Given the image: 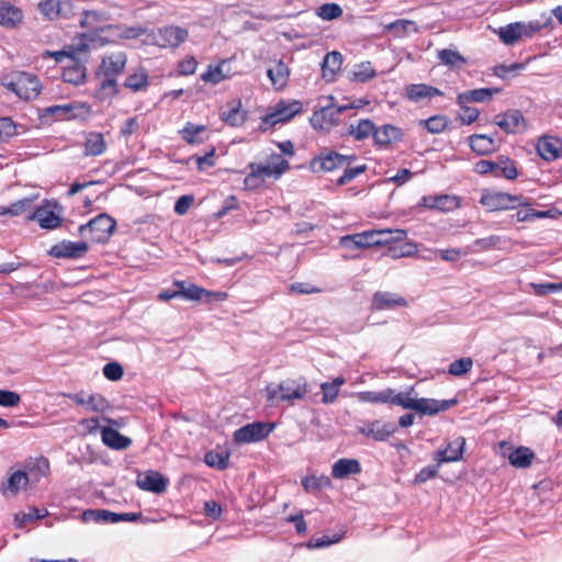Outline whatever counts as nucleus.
<instances>
[{
	"instance_id": "obj_37",
	"label": "nucleus",
	"mask_w": 562,
	"mask_h": 562,
	"mask_svg": "<svg viewBox=\"0 0 562 562\" xmlns=\"http://www.w3.org/2000/svg\"><path fill=\"white\" fill-rule=\"evenodd\" d=\"M374 123L369 119H360L350 123L347 128V135L351 136L355 140L362 142L374 133Z\"/></svg>"
},
{
	"instance_id": "obj_35",
	"label": "nucleus",
	"mask_w": 562,
	"mask_h": 562,
	"mask_svg": "<svg viewBox=\"0 0 562 562\" xmlns=\"http://www.w3.org/2000/svg\"><path fill=\"white\" fill-rule=\"evenodd\" d=\"M361 465L357 459L341 458L331 467V475L335 479L342 480L352 474H359Z\"/></svg>"
},
{
	"instance_id": "obj_51",
	"label": "nucleus",
	"mask_w": 562,
	"mask_h": 562,
	"mask_svg": "<svg viewBox=\"0 0 562 562\" xmlns=\"http://www.w3.org/2000/svg\"><path fill=\"white\" fill-rule=\"evenodd\" d=\"M205 463L217 470H225L229 464V452L228 451H210L204 457Z\"/></svg>"
},
{
	"instance_id": "obj_49",
	"label": "nucleus",
	"mask_w": 562,
	"mask_h": 562,
	"mask_svg": "<svg viewBox=\"0 0 562 562\" xmlns=\"http://www.w3.org/2000/svg\"><path fill=\"white\" fill-rule=\"evenodd\" d=\"M352 164L353 162H348L342 168L344 169L342 175L336 180L337 186H339V187L345 186L368 170V166L366 164L356 165V166H352Z\"/></svg>"
},
{
	"instance_id": "obj_31",
	"label": "nucleus",
	"mask_w": 562,
	"mask_h": 562,
	"mask_svg": "<svg viewBox=\"0 0 562 562\" xmlns=\"http://www.w3.org/2000/svg\"><path fill=\"white\" fill-rule=\"evenodd\" d=\"M441 94L442 92L439 89L426 83H412L405 87L406 98L414 102L431 99Z\"/></svg>"
},
{
	"instance_id": "obj_36",
	"label": "nucleus",
	"mask_w": 562,
	"mask_h": 562,
	"mask_svg": "<svg viewBox=\"0 0 562 562\" xmlns=\"http://www.w3.org/2000/svg\"><path fill=\"white\" fill-rule=\"evenodd\" d=\"M124 88L131 90L134 93L146 91L149 86V76L145 68H138L132 74L126 76Z\"/></svg>"
},
{
	"instance_id": "obj_25",
	"label": "nucleus",
	"mask_w": 562,
	"mask_h": 562,
	"mask_svg": "<svg viewBox=\"0 0 562 562\" xmlns=\"http://www.w3.org/2000/svg\"><path fill=\"white\" fill-rule=\"evenodd\" d=\"M136 484L143 491L159 494L166 491L168 480L161 473L149 470L138 475Z\"/></svg>"
},
{
	"instance_id": "obj_9",
	"label": "nucleus",
	"mask_w": 562,
	"mask_h": 562,
	"mask_svg": "<svg viewBox=\"0 0 562 562\" xmlns=\"http://www.w3.org/2000/svg\"><path fill=\"white\" fill-rule=\"evenodd\" d=\"M474 170L480 175H492L493 177L513 180L518 176L514 161L506 156H498L496 160H480L475 164Z\"/></svg>"
},
{
	"instance_id": "obj_45",
	"label": "nucleus",
	"mask_w": 562,
	"mask_h": 562,
	"mask_svg": "<svg viewBox=\"0 0 562 562\" xmlns=\"http://www.w3.org/2000/svg\"><path fill=\"white\" fill-rule=\"evenodd\" d=\"M551 23V16H544L542 21L535 20L529 22H519V26H521L519 30V32L521 33V40L532 37L536 33L549 27Z\"/></svg>"
},
{
	"instance_id": "obj_39",
	"label": "nucleus",
	"mask_w": 562,
	"mask_h": 562,
	"mask_svg": "<svg viewBox=\"0 0 562 562\" xmlns=\"http://www.w3.org/2000/svg\"><path fill=\"white\" fill-rule=\"evenodd\" d=\"M501 92L499 88H480L459 93V105L469 102H487Z\"/></svg>"
},
{
	"instance_id": "obj_57",
	"label": "nucleus",
	"mask_w": 562,
	"mask_h": 562,
	"mask_svg": "<svg viewBox=\"0 0 562 562\" xmlns=\"http://www.w3.org/2000/svg\"><path fill=\"white\" fill-rule=\"evenodd\" d=\"M224 65V61H221L218 65H210L201 75V79L204 82L217 85L221 81L225 80L227 76L223 72L222 66Z\"/></svg>"
},
{
	"instance_id": "obj_60",
	"label": "nucleus",
	"mask_w": 562,
	"mask_h": 562,
	"mask_svg": "<svg viewBox=\"0 0 562 562\" xmlns=\"http://www.w3.org/2000/svg\"><path fill=\"white\" fill-rule=\"evenodd\" d=\"M432 459L438 468H440V465L443 463L454 462L457 461V449H454L452 445L449 443L446 448L436 450L434 452Z\"/></svg>"
},
{
	"instance_id": "obj_26",
	"label": "nucleus",
	"mask_w": 562,
	"mask_h": 562,
	"mask_svg": "<svg viewBox=\"0 0 562 562\" xmlns=\"http://www.w3.org/2000/svg\"><path fill=\"white\" fill-rule=\"evenodd\" d=\"M80 56L72 58L67 66L64 67L61 78L65 82L74 86H80L86 82L87 68L85 61L80 60Z\"/></svg>"
},
{
	"instance_id": "obj_29",
	"label": "nucleus",
	"mask_w": 562,
	"mask_h": 562,
	"mask_svg": "<svg viewBox=\"0 0 562 562\" xmlns=\"http://www.w3.org/2000/svg\"><path fill=\"white\" fill-rule=\"evenodd\" d=\"M394 431L393 425L382 424L380 420L369 422L364 426L359 427V432L378 441L386 440Z\"/></svg>"
},
{
	"instance_id": "obj_16",
	"label": "nucleus",
	"mask_w": 562,
	"mask_h": 562,
	"mask_svg": "<svg viewBox=\"0 0 562 562\" xmlns=\"http://www.w3.org/2000/svg\"><path fill=\"white\" fill-rule=\"evenodd\" d=\"M38 10L48 20L69 19L74 15V3L70 0H42Z\"/></svg>"
},
{
	"instance_id": "obj_10",
	"label": "nucleus",
	"mask_w": 562,
	"mask_h": 562,
	"mask_svg": "<svg viewBox=\"0 0 562 562\" xmlns=\"http://www.w3.org/2000/svg\"><path fill=\"white\" fill-rule=\"evenodd\" d=\"M92 114V109L85 102H71L65 104L49 105L43 109L44 116H52L56 120H86Z\"/></svg>"
},
{
	"instance_id": "obj_1",
	"label": "nucleus",
	"mask_w": 562,
	"mask_h": 562,
	"mask_svg": "<svg viewBox=\"0 0 562 562\" xmlns=\"http://www.w3.org/2000/svg\"><path fill=\"white\" fill-rule=\"evenodd\" d=\"M111 15L105 11L87 10L80 18V26L85 32L77 36L76 49L90 52L91 48L103 47L112 42L109 34L119 30L117 25L110 23Z\"/></svg>"
},
{
	"instance_id": "obj_38",
	"label": "nucleus",
	"mask_w": 562,
	"mask_h": 562,
	"mask_svg": "<svg viewBox=\"0 0 562 562\" xmlns=\"http://www.w3.org/2000/svg\"><path fill=\"white\" fill-rule=\"evenodd\" d=\"M341 110L326 106L315 111L311 117L312 126L316 130H329L334 125L335 115Z\"/></svg>"
},
{
	"instance_id": "obj_15",
	"label": "nucleus",
	"mask_w": 562,
	"mask_h": 562,
	"mask_svg": "<svg viewBox=\"0 0 562 562\" xmlns=\"http://www.w3.org/2000/svg\"><path fill=\"white\" fill-rule=\"evenodd\" d=\"M56 202L45 201L27 215V218L36 221L44 229L57 228L61 225V217L56 213Z\"/></svg>"
},
{
	"instance_id": "obj_24",
	"label": "nucleus",
	"mask_w": 562,
	"mask_h": 562,
	"mask_svg": "<svg viewBox=\"0 0 562 562\" xmlns=\"http://www.w3.org/2000/svg\"><path fill=\"white\" fill-rule=\"evenodd\" d=\"M418 207L437 210L443 213L452 212L457 209V196L448 194H431L422 198Z\"/></svg>"
},
{
	"instance_id": "obj_56",
	"label": "nucleus",
	"mask_w": 562,
	"mask_h": 562,
	"mask_svg": "<svg viewBox=\"0 0 562 562\" xmlns=\"http://www.w3.org/2000/svg\"><path fill=\"white\" fill-rule=\"evenodd\" d=\"M47 515L46 509L30 508L27 513L21 512L15 514L14 521L16 528H23L29 521L44 518Z\"/></svg>"
},
{
	"instance_id": "obj_23",
	"label": "nucleus",
	"mask_w": 562,
	"mask_h": 562,
	"mask_svg": "<svg viewBox=\"0 0 562 562\" xmlns=\"http://www.w3.org/2000/svg\"><path fill=\"white\" fill-rule=\"evenodd\" d=\"M375 236L378 235L374 233V229L366 231L358 234L342 236L339 244L350 250L371 248L378 246L376 243L380 241L375 239Z\"/></svg>"
},
{
	"instance_id": "obj_47",
	"label": "nucleus",
	"mask_w": 562,
	"mask_h": 562,
	"mask_svg": "<svg viewBox=\"0 0 562 562\" xmlns=\"http://www.w3.org/2000/svg\"><path fill=\"white\" fill-rule=\"evenodd\" d=\"M101 81L97 89L95 95L99 100L105 101L119 93L117 79L98 77Z\"/></svg>"
},
{
	"instance_id": "obj_12",
	"label": "nucleus",
	"mask_w": 562,
	"mask_h": 562,
	"mask_svg": "<svg viewBox=\"0 0 562 562\" xmlns=\"http://www.w3.org/2000/svg\"><path fill=\"white\" fill-rule=\"evenodd\" d=\"M274 427L273 423L254 422L236 429L233 439L238 445L262 441L273 431Z\"/></svg>"
},
{
	"instance_id": "obj_18",
	"label": "nucleus",
	"mask_w": 562,
	"mask_h": 562,
	"mask_svg": "<svg viewBox=\"0 0 562 562\" xmlns=\"http://www.w3.org/2000/svg\"><path fill=\"white\" fill-rule=\"evenodd\" d=\"M404 138L402 128L393 124H384L380 127H374L373 144L378 148H387L393 143H400Z\"/></svg>"
},
{
	"instance_id": "obj_3",
	"label": "nucleus",
	"mask_w": 562,
	"mask_h": 562,
	"mask_svg": "<svg viewBox=\"0 0 562 562\" xmlns=\"http://www.w3.org/2000/svg\"><path fill=\"white\" fill-rule=\"evenodd\" d=\"M457 403L456 400L450 402H440L434 398H414L409 392L396 393L391 389L390 404L401 406L405 409H412L423 415H434L446 411L450 404Z\"/></svg>"
},
{
	"instance_id": "obj_32",
	"label": "nucleus",
	"mask_w": 562,
	"mask_h": 562,
	"mask_svg": "<svg viewBox=\"0 0 562 562\" xmlns=\"http://www.w3.org/2000/svg\"><path fill=\"white\" fill-rule=\"evenodd\" d=\"M471 149L477 155H488L497 150V140L485 134H474L469 137Z\"/></svg>"
},
{
	"instance_id": "obj_43",
	"label": "nucleus",
	"mask_w": 562,
	"mask_h": 562,
	"mask_svg": "<svg viewBox=\"0 0 562 562\" xmlns=\"http://www.w3.org/2000/svg\"><path fill=\"white\" fill-rule=\"evenodd\" d=\"M346 383L345 378L337 376L331 382H324L321 384L322 390V403L331 404L334 403L339 394L340 387Z\"/></svg>"
},
{
	"instance_id": "obj_13",
	"label": "nucleus",
	"mask_w": 562,
	"mask_h": 562,
	"mask_svg": "<svg viewBox=\"0 0 562 562\" xmlns=\"http://www.w3.org/2000/svg\"><path fill=\"white\" fill-rule=\"evenodd\" d=\"M302 111V102L281 100L262 117V122L266 125L273 127L279 123L289 122Z\"/></svg>"
},
{
	"instance_id": "obj_11",
	"label": "nucleus",
	"mask_w": 562,
	"mask_h": 562,
	"mask_svg": "<svg viewBox=\"0 0 562 562\" xmlns=\"http://www.w3.org/2000/svg\"><path fill=\"white\" fill-rule=\"evenodd\" d=\"M127 54L124 50H114L105 53L97 68V77H106L117 79L126 68Z\"/></svg>"
},
{
	"instance_id": "obj_33",
	"label": "nucleus",
	"mask_w": 562,
	"mask_h": 562,
	"mask_svg": "<svg viewBox=\"0 0 562 562\" xmlns=\"http://www.w3.org/2000/svg\"><path fill=\"white\" fill-rule=\"evenodd\" d=\"M101 438L105 446L115 450H124L132 445L131 438L122 435L119 430L111 427L102 428Z\"/></svg>"
},
{
	"instance_id": "obj_8",
	"label": "nucleus",
	"mask_w": 562,
	"mask_h": 562,
	"mask_svg": "<svg viewBox=\"0 0 562 562\" xmlns=\"http://www.w3.org/2000/svg\"><path fill=\"white\" fill-rule=\"evenodd\" d=\"M378 246H389V254L392 258H401L409 256L415 251L413 244L406 243L401 247L394 246V244L402 243L407 238V232L405 229H374Z\"/></svg>"
},
{
	"instance_id": "obj_21",
	"label": "nucleus",
	"mask_w": 562,
	"mask_h": 562,
	"mask_svg": "<svg viewBox=\"0 0 562 562\" xmlns=\"http://www.w3.org/2000/svg\"><path fill=\"white\" fill-rule=\"evenodd\" d=\"M24 20L23 11L10 0H0V25L5 29H18Z\"/></svg>"
},
{
	"instance_id": "obj_52",
	"label": "nucleus",
	"mask_w": 562,
	"mask_h": 562,
	"mask_svg": "<svg viewBox=\"0 0 562 562\" xmlns=\"http://www.w3.org/2000/svg\"><path fill=\"white\" fill-rule=\"evenodd\" d=\"M76 46H77V37L74 40L71 45L67 46L66 48H64L61 50H57V52L46 50L43 54V57L50 56L56 61H61L65 57H67L70 61L72 58H75L77 56H80L82 54L87 55L89 53V52H79L76 49Z\"/></svg>"
},
{
	"instance_id": "obj_2",
	"label": "nucleus",
	"mask_w": 562,
	"mask_h": 562,
	"mask_svg": "<svg viewBox=\"0 0 562 562\" xmlns=\"http://www.w3.org/2000/svg\"><path fill=\"white\" fill-rule=\"evenodd\" d=\"M2 86L14 92L21 100L36 99L42 90L38 77L34 74L14 70L2 78Z\"/></svg>"
},
{
	"instance_id": "obj_22",
	"label": "nucleus",
	"mask_w": 562,
	"mask_h": 562,
	"mask_svg": "<svg viewBox=\"0 0 562 562\" xmlns=\"http://www.w3.org/2000/svg\"><path fill=\"white\" fill-rule=\"evenodd\" d=\"M407 306V300L393 292H375L371 301V307L373 311L394 310L396 307Z\"/></svg>"
},
{
	"instance_id": "obj_27",
	"label": "nucleus",
	"mask_w": 562,
	"mask_h": 562,
	"mask_svg": "<svg viewBox=\"0 0 562 562\" xmlns=\"http://www.w3.org/2000/svg\"><path fill=\"white\" fill-rule=\"evenodd\" d=\"M221 120L228 126L239 127L247 120V112L243 110L240 99H234L227 102V110L221 113Z\"/></svg>"
},
{
	"instance_id": "obj_58",
	"label": "nucleus",
	"mask_w": 562,
	"mask_h": 562,
	"mask_svg": "<svg viewBox=\"0 0 562 562\" xmlns=\"http://www.w3.org/2000/svg\"><path fill=\"white\" fill-rule=\"evenodd\" d=\"M302 486L304 491L312 492V491H319L323 487L330 486V479L328 476H305L302 479Z\"/></svg>"
},
{
	"instance_id": "obj_50",
	"label": "nucleus",
	"mask_w": 562,
	"mask_h": 562,
	"mask_svg": "<svg viewBox=\"0 0 562 562\" xmlns=\"http://www.w3.org/2000/svg\"><path fill=\"white\" fill-rule=\"evenodd\" d=\"M389 32H392L396 37H403L411 31H417V26L414 21L400 19L395 20L384 26Z\"/></svg>"
},
{
	"instance_id": "obj_62",
	"label": "nucleus",
	"mask_w": 562,
	"mask_h": 562,
	"mask_svg": "<svg viewBox=\"0 0 562 562\" xmlns=\"http://www.w3.org/2000/svg\"><path fill=\"white\" fill-rule=\"evenodd\" d=\"M550 211H536L530 207L520 209L516 213V218L518 222H531L536 218H546L551 217Z\"/></svg>"
},
{
	"instance_id": "obj_41",
	"label": "nucleus",
	"mask_w": 562,
	"mask_h": 562,
	"mask_svg": "<svg viewBox=\"0 0 562 562\" xmlns=\"http://www.w3.org/2000/svg\"><path fill=\"white\" fill-rule=\"evenodd\" d=\"M267 75L276 90H282L289 80L290 71L288 66L279 60L276 65L268 69Z\"/></svg>"
},
{
	"instance_id": "obj_59",
	"label": "nucleus",
	"mask_w": 562,
	"mask_h": 562,
	"mask_svg": "<svg viewBox=\"0 0 562 562\" xmlns=\"http://www.w3.org/2000/svg\"><path fill=\"white\" fill-rule=\"evenodd\" d=\"M317 15L324 21H331L342 15V9L337 3H324L317 9Z\"/></svg>"
},
{
	"instance_id": "obj_19",
	"label": "nucleus",
	"mask_w": 562,
	"mask_h": 562,
	"mask_svg": "<svg viewBox=\"0 0 562 562\" xmlns=\"http://www.w3.org/2000/svg\"><path fill=\"white\" fill-rule=\"evenodd\" d=\"M88 249L89 245L87 241L63 240L50 248L49 255L55 258L77 259L83 257Z\"/></svg>"
},
{
	"instance_id": "obj_48",
	"label": "nucleus",
	"mask_w": 562,
	"mask_h": 562,
	"mask_svg": "<svg viewBox=\"0 0 562 562\" xmlns=\"http://www.w3.org/2000/svg\"><path fill=\"white\" fill-rule=\"evenodd\" d=\"M520 27L521 26H519V22L509 23L499 27L497 31L499 40L505 45H514L519 40H521V33L519 32Z\"/></svg>"
},
{
	"instance_id": "obj_14",
	"label": "nucleus",
	"mask_w": 562,
	"mask_h": 562,
	"mask_svg": "<svg viewBox=\"0 0 562 562\" xmlns=\"http://www.w3.org/2000/svg\"><path fill=\"white\" fill-rule=\"evenodd\" d=\"M521 198L505 192L485 190L482 192L480 203L490 212L514 209L521 204Z\"/></svg>"
},
{
	"instance_id": "obj_55",
	"label": "nucleus",
	"mask_w": 562,
	"mask_h": 562,
	"mask_svg": "<svg viewBox=\"0 0 562 562\" xmlns=\"http://www.w3.org/2000/svg\"><path fill=\"white\" fill-rule=\"evenodd\" d=\"M358 398L363 403H390L391 389H385L380 392L366 391L358 394Z\"/></svg>"
},
{
	"instance_id": "obj_46",
	"label": "nucleus",
	"mask_w": 562,
	"mask_h": 562,
	"mask_svg": "<svg viewBox=\"0 0 562 562\" xmlns=\"http://www.w3.org/2000/svg\"><path fill=\"white\" fill-rule=\"evenodd\" d=\"M106 145L101 133H90L85 142V153L90 156H99L105 151Z\"/></svg>"
},
{
	"instance_id": "obj_20",
	"label": "nucleus",
	"mask_w": 562,
	"mask_h": 562,
	"mask_svg": "<svg viewBox=\"0 0 562 562\" xmlns=\"http://www.w3.org/2000/svg\"><path fill=\"white\" fill-rule=\"evenodd\" d=\"M188 30L168 25L158 30L156 35L157 44L161 47L176 48L188 38Z\"/></svg>"
},
{
	"instance_id": "obj_7",
	"label": "nucleus",
	"mask_w": 562,
	"mask_h": 562,
	"mask_svg": "<svg viewBox=\"0 0 562 562\" xmlns=\"http://www.w3.org/2000/svg\"><path fill=\"white\" fill-rule=\"evenodd\" d=\"M357 159L356 155H342L324 148L311 159L310 169L315 173L331 172L342 169L348 162H355Z\"/></svg>"
},
{
	"instance_id": "obj_54",
	"label": "nucleus",
	"mask_w": 562,
	"mask_h": 562,
	"mask_svg": "<svg viewBox=\"0 0 562 562\" xmlns=\"http://www.w3.org/2000/svg\"><path fill=\"white\" fill-rule=\"evenodd\" d=\"M27 469L31 475H34L38 481L43 476H47L49 474V461L45 457H40L34 459L27 464Z\"/></svg>"
},
{
	"instance_id": "obj_64",
	"label": "nucleus",
	"mask_w": 562,
	"mask_h": 562,
	"mask_svg": "<svg viewBox=\"0 0 562 562\" xmlns=\"http://www.w3.org/2000/svg\"><path fill=\"white\" fill-rule=\"evenodd\" d=\"M86 406L89 411L103 413L110 407V404L103 395L91 394L87 397Z\"/></svg>"
},
{
	"instance_id": "obj_30",
	"label": "nucleus",
	"mask_w": 562,
	"mask_h": 562,
	"mask_svg": "<svg viewBox=\"0 0 562 562\" xmlns=\"http://www.w3.org/2000/svg\"><path fill=\"white\" fill-rule=\"evenodd\" d=\"M342 65V55L339 52L333 50L325 55L322 63V77L327 82L335 80L337 74L340 71Z\"/></svg>"
},
{
	"instance_id": "obj_4",
	"label": "nucleus",
	"mask_w": 562,
	"mask_h": 562,
	"mask_svg": "<svg viewBox=\"0 0 562 562\" xmlns=\"http://www.w3.org/2000/svg\"><path fill=\"white\" fill-rule=\"evenodd\" d=\"M271 165H259L256 162L249 164L250 172L245 177L244 184L246 189H257L267 177L279 178L282 173L290 169V164L281 155H273L271 157Z\"/></svg>"
},
{
	"instance_id": "obj_53",
	"label": "nucleus",
	"mask_w": 562,
	"mask_h": 562,
	"mask_svg": "<svg viewBox=\"0 0 562 562\" xmlns=\"http://www.w3.org/2000/svg\"><path fill=\"white\" fill-rule=\"evenodd\" d=\"M376 76V71L370 61H364L356 66L352 72V80L357 82H367Z\"/></svg>"
},
{
	"instance_id": "obj_5",
	"label": "nucleus",
	"mask_w": 562,
	"mask_h": 562,
	"mask_svg": "<svg viewBox=\"0 0 562 562\" xmlns=\"http://www.w3.org/2000/svg\"><path fill=\"white\" fill-rule=\"evenodd\" d=\"M116 227V222L110 215L102 213L80 225L78 233L81 237L95 244L106 243Z\"/></svg>"
},
{
	"instance_id": "obj_44",
	"label": "nucleus",
	"mask_w": 562,
	"mask_h": 562,
	"mask_svg": "<svg viewBox=\"0 0 562 562\" xmlns=\"http://www.w3.org/2000/svg\"><path fill=\"white\" fill-rule=\"evenodd\" d=\"M30 481L29 474L25 471L13 472L7 481V485L1 487L3 494L10 491L12 495L18 494L21 488L25 487Z\"/></svg>"
},
{
	"instance_id": "obj_63",
	"label": "nucleus",
	"mask_w": 562,
	"mask_h": 562,
	"mask_svg": "<svg viewBox=\"0 0 562 562\" xmlns=\"http://www.w3.org/2000/svg\"><path fill=\"white\" fill-rule=\"evenodd\" d=\"M420 125L428 132L437 134L447 127V119L443 115H434L427 120H422Z\"/></svg>"
},
{
	"instance_id": "obj_40",
	"label": "nucleus",
	"mask_w": 562,
	"mask_h": 562,
	"mask_svg": "<svg viewBox=\"0 0 562 562\" xmlns=\"http://www.w3.org/2000/svg\"><path fill=\"white\" fill-rule=\"evenodd\" d=\"M509 451H503V454H507L509 463L515 468H527L531 464L535 454L527 447H518L516 449L507 448Z\"/></svg>"
},
{
	"instance_id": "obj_61",
	"label": "nucleus",
	"mask_w": 562,
	"mask_h": 562,
	"mask_svg": "<svg viewBox=\"0 0 562 562\" xmlns=\"http://www.w3.org/2000/svg\"><path fill=\"white\" fill-rule=\"evenodd\" d=\"M35 198H24L10 204L3 213L13 216L22 215L31 211Z\"/></svg>"
},
{
	"instance_id": "obj_17",
	"label": "nucleus",
	"mask_w": 562,
	"mask_h": 562,
	"mask_svg": "<svg viewBox=\"0 0 562 562\" xmlns=\"http://www.w3.org/2000/svg\"><path fill=\"white\" fill-rule=\"evenodd\" d=\"M494 124L507 134H515L526 130V120L519 110H509L497 114Z\"/></svg>"
},
{
	"instance_id": "obj_6",
	"label": "nucleus",
	"mask_w": 562,
	"mask_h": 562,
	"mask_svg": "<svg viewBox=\"0 0 562 562\" xmlns=\"http://www.w3.org/2000/svg\"><path fill=\"white\" fill-rule=\"evenodd\" d=\"M308 392L304 378L282 381L277 387L267 386V401L273 404L277 401L292 402L303 400Z\"/></svg>"
},
{
	"instance_id": "obj_42",
	"label": "nucleus",
	"mask_w": 562,
	"mask_h": 562,
	"mask_svg": "<svg viewBox=\"0 0 562 562\" xmlns=\"http://www.w3.org/2000/svg\"><path fill=\"white\" fill-rule=\"evenodd\" d=\"M175 285L179 288L181 297L189 301H201L205 300V295L210 294L209 290L198 286L196 284L189 283L186 281H175Z\"/></svg>"
},
{
	"instance_id": "obj_28",
	"label": "nucleus",
	"mask_w": 562,
	"mask_h": 562,
	"mask_svg": "<svg viewBox=\"0 0 562 562\" xmlns=\"http://www.w3.org/2000/svg\"><path fill=\"white\" fill-rule=\"evenodd\" d=\"M537 151L547 161L555 160L562 155V143L557 137L542 136L537 143Z\"/></svg>"
},
{
	"instance_id": "obj_34",
	"label": "nucleus",
	"mask_w": 562,
	"mask_h": 562,
	"mask_svg": "<svg viewBox=\"0 0 562 562\" xmlns=\"http://www.w3.org/2000/svg\"><path fill=\"white\" fill-rule=\"evenodd\" d=\"M179 134L186 143L190 145H200L207 138V126L188 122L184 127L179 131Z\"/></svg>"
}]
</instances>
